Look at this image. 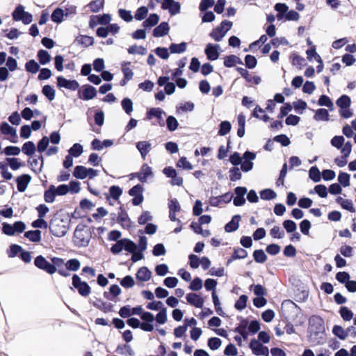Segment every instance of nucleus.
<instances>
[{"label": "nucleus", "mask_w": 356, "mask_h": 356, "mask_svg": "<svg viewBox=\"0 0 356 356\" xmlns=\"http://www.w3.org/2000/svg\"><path fill=\"white\" fill-rule=\"evenodd\" d=\"M68 222L58 216L54 217L49 222L50 232L56 237H62L68 231Z\"/></svg>", "instance_id": "obj_1"}, {"label": "nucleus", "mask_w": 356, "mask_h": 356, "mask_svg": "<svg viewBox=\"0 0 356 356\" xmlns=\"http://www.w3.org/2000/svg\"><path fill=\"white\" fill-rule=\"evenodd\" d=\"M91 238V233L85 225H78L74 232V243L78 247L88 246Z\"/></svg>", "instance_id": "obj_2"}, {"label": "nucleus", "mask_w": 356, "mask_h": 356, "mask_svg": "<svg viewBox=\"0 0 356 356\" xmlns=\"http://www.w3.org/2000/svg\"><path fill=\"white\" fill-rule=\"evenodd\" d=\"M232 22L228 20L222 21L220 26L213 29L209 36L212 38L215 41H220L225 35L226 33L232 28Z\"/></svg>", "instance_id": "obj_3"}, {"label": "nucleus", "mask_w": 356, "mask_h": 356, "mask_svg": "<svg viewBox=\"0 0 356 356\" xmlns=\"http://www.w3.org/2000/svg\"><path fill=\"white\" fill-rule=\"evenodd\" d=\"M72 285L78 291L79 293L83 296H88L91 292V288L86 282L81 281L76 274L72 276Z\"/></svg>", "instance_id": "obj_4"}, {"label": "nucleus", "mask_w": 356, "mask_h": 356, "mask_svg": "<svg viewBox=\"0 0 356 356\" xmlns=\"http://www.w3.org/2000/svg\"><path fill=\"white\" fill-rule=\"evenodd\" d=\"M35 266L40 270L52 275L56 272V268L49 263L43 256L39 255L35 258Z\"/></svg>", "instance_id": "obj_5"}, {"label": "nucleus", "mask_w": 356, "mask_h": 356, "mask_svg": "<svg viewBox=\"0 0 356 356\" xmlns=\"http://www.w3.org/2000/svg\"><path fill=\"white\" fill-rule=\"evenodd\" d=\"M144 191V188L141 184H136L133 186L129 191L128 193L130 196L134 197L131 200L132 204L134 206L140 205L144 200V197L143 195Z\"/></svg>", "instance_id": "obj_6"}, {"label": "nucleus", "mask_w": 356, "mask_h": 356, "mask_svg": "<svg viewBox=\"0 0 356 356\" xmlns=\"http://www.w3.org/2000/svg\"><path fill=\"white\" fill-rule=\"evenodd\" d=\"M250 348L252 351V353L257 356L263 355L268 356L269 350L267 346H263L259 341L256 339H252L250 343Z\"/></svg>", "instance_id": "obj_7"}, {"label": "nucleus", "mask_w": 356, "mask_h": 356, "mask_svg": "<svg viewBox=\"0 0 356 356\" xmlns=\"http://www.w3.org/2000/svg\"><path fill=\"white\" fill-rule=\"evenodd\" d=\"M57 86L73 91L79 87V84L76 80H67L62 76L57 77Z\"/></svg>", "instance_id": "obj_8"}, {"label": "nucleus", "mask_w": 356, "mask_h": 356, "mask_svg": "<svg viewBox=\"0 0 356 356\" xmlns=\"http://www.w3.org/2000/svg\"><path fill=\"white\" fill-rule=\"evenodd\" d=\"M232 197V195L229 193L219 196H212L209 198V204L212 207H219L222 203H229Z\"/></svg>", "instance_id": "obj_9"}, {"label": "nucleus", "mask_w": 356, "mask_h": 356, "mask_svg": "<svg viewBox=\"0 0 356 356\" xmlns=\"http://www.w3.org/2000/svg\"><path fill=\"white\" fill-rule=\"evenodd\" d=\"M52 265L55 266V268H56V271L58 273L65 277H69L70 275V273L67 271L65 268H64V266H65V263L64 262V260L62 258L59 257H53L51 259Z\"/></svg>", "instance_id": "obj_10"}, {"label": "nucleus", "mask_w": 356, "mask_h": 356, "mask_svg": "<svg viewBox=\"0 0 356 356\" xmlns=\"http://www.w3.org/2000/svg\"><path fill=\"white\" fill-rule=\"evenodd\" d=\"M74 44L83 48H87L93 45L94 38L92 36L80 34L75 38Z\"/></svg>", "instance_id": "obj_11"}, {"label": "nucleus", "mask_w": 356, "mask_h": 356, "mask_svg": "<svg viewBox=\"0 0 356 356\" xmlns=\"http://www.w3.org/2000/svg\"><path fill=\"white\" fill-rule=\"evenodd\" d=\"M164 113L163 111L160 108H152L147 111L146 113V118L147 120H152L153 118H156L158 120V122L160 126H164V121L162 118V114Z\"/></svg>", "instance_id": "obj_12"}, {"label": "nucleus", "mask_w": 356, "mask_h": 356, "mask_svg": "<svg viewBox=\"0 0 356 356\" xmlns=\"http://www.w3.org/2000/svg\"><path fill=\"white\" fill-rule=\"evenodd\" d=\"M31 180V175L23 174L16 178L17 188L19 192H24L26 189Z\"/></svg>", "instance_id": "obj_13"}, {"label": "nucleus", "mask_w": 356, "mask_h": 356, "mask_svg": "<svg viewBox=\"0 0 356 356\" xmlns=\"http://www.w3.org/2000/svg\"><path fill=\"white\" fill-rule=\"evenodd\" d=\"M0 129L3 134L10 135L13 138L10 139V142L14 143L17 142V136L15 128L10 126L7 122H3L1 124Z\"/></svg>", "instance_id": "obj_14"}, {"label": "nucleus", "mask_w": 356, "mask_h": 356, "mask_svg": "<svg viewBox=\"0 0 356 356\" xmlns=\"http://www.w3.org/2000/svg\"><path fill=\"white\" fill-rule=\"evenodd\" d=\"M187 302L195 307L202 308L204 305V299L198 294L190 293L186 295Z\"/></svg>", "instance_id": "obj_15"}, {"label": "nucleus", "mask_w": 356, "mask_h": 356, "mask_svg": "<svg viewBox=\"0 0 356 356\" xmlns=\"http://www.w3.org/2000/svg\"><path fill=\"white\" fill-rule=\"evenodd\" d=\"M218 44L213 45L211 43L208 44L205 48V54L210 60H215L219 57V53L218 51Z\"/></svg>", "instance_id": "obj_16"}, {"label": "nucleus", "mask_w": 356, "mask_h": 356, "mask_svg": "<svg viewBox=\"0 0 356 356\" xmlns=\"http://www.w3.org/2000/svg\"><path fill=\"white\" fill-rule=\"evenodd\" d=\"M134 175H136V177L141 182H145L147 178L152 175V168L147 163H144L141 166L140 171L138 172H136Z\"/></svg>", "instance_id": "obj_17"}, {"label": "nucleus", "mask_w": 356, "mask_h": 356, "mask_svg": "<svg viewBox=\"0 0 356 356\" xmlns=\"http://www.w3.org/2000/svg\"><path fill=\"white\" fill-rule=\"evenodd\" d=\"M122 194V189L118 186H111L109 188V193H105V197L107 201L110 200V198H113L117 201Z\"/></svg>", "instance_id": "obj_18"}, {"label": "nucleus", "mask_w": 356, "mask_h": 356, "mask_svg": "<svg viewBox=\"0 0 356 356\" xmlns=\"http://www.w3.org/2000/svg\"><path fill=\"white\" fill-rule=\"evenodd\" d=\"M248 256V252L241 248H235L232 255L228 259L227 266H229L234 260L245 259Z\"/></svg>", "instance_id": "obj_19"}, {"label": "nucleus", "mask_w": 356, "mask_h": 356, "mask_svg": "<svg viewBox=\"0 0 356 356\" xmlns=\"http://www.w3.org/2000/svg\"><path fill=\"white\" fill-rule=\"evenodd\" d=\"M241 219L240 215H235L232 217V220L227 222L225 226L226 232H232L238 229L239 227V222Z\"/></svg>", "instance_id": "obj_20"}, {"label": "nucleus", "mask_w": 356, "mask_h": 356, "mask_svg": "<svg viewBox=\"0 0 356 356\" xmlns=\"http://www.w3.org/2000/svg\"><path fill=\"white\" fill-rule=\"evenodd\" d=\"M170 27L167 22H163L153 31L154 37L159 38L167 35L169 32Z\"/></svg>", "instance_id": "obj_21"}, {"label": "nucleus", "mask_w": 356, "mask_h": 356, "mask_svg": "<svg viewBox=\"0 0 356 356\" xmlns=\"http://www.w3.org/2000/svg\"><path fill=\"white\" fill-rule=\"evenodd\" d=\"M136 148L140 152L143 159L152 149L151 143L148 141H139L136 143Z\"/></svg>", "instance_id": "obj_22"}, {"label": "nucleus", "mask_w": 356, "mask_h": 356, "mask_svg": "<svg viewBox=\"0 0 356 356\" xmlns=\"http://www.w3.org/2000/svg\"><path fill=\"white\" fill-rule=\"evenodd\" d=\"M96 95V89L90 85H87L85 86L84 89L82 91V97H80L83 100H89L95 97Z\"/></svg>", "instance_id": "obj_23"}, {"label": "nucleus", "mask_w": 356, "mask_h": 356, "mask_svg": "<svg viewBox=\"0 0 356 356\" xmlns=\"http://www.w3.org/2000/svg\"><path fill=\"white\" fill-rule=\"evenodd\" d=\"M121 289L117 284H113L110 286L109 292L105 291L104 297L110 300H113L114 298L117 297L121 293Z\"/></svg>", "instance_id": "obj_24"}, {"label": "nucleus", "mask_w": 356, "mask_h": 356, "mask_svg": "<svg viewBox=\"0 0 356 356\" xmlns=\"http://www.w3.org/2000/svg\"><path fill=\"white\" fill-rule=\"evenodd\" d=\"M151 271L147 267L140 268L136 274V279L139 281L146 282L151 278Z\"/></svg>", "instance_id": "obj_25"}, {"label": "nucleus", "mask_w": 356, "mask_h": 356, "mask_svg": "<svg viewBox=\"0 0 356 356\" xmlns=\"http://www.w3.org/2000/svg\"><path fill=\"white\" fill-rule=\"evenodd\" d=\"M248 325V321L247 319H242L240 324L235 327L234 331L240 334L244 339H246L248 336V333L247 332Z\"/></svg>", "instance_id": "obj_26"}, {"label": "nucleus", "mask_w": 356, "mask_h": 356, "mask_svg": "<svg viewBox=\"0 0 356 356\" xmlns=\"http://www.w3.org/2000/svg\"><path fill=\"white\" fill-rule=\"evenodd\" d=\"M56 195V187L54 185H51L49 189L46 190L44 193V201L47 203H51L54 201Z\"/></svg>", "instance_id": "obj_27"}, {"label": "nucleus", "mask_w": 356, "mask_h": 356, "mask_svg": "<svg viewBox=\"0 0 356 356\" xmlns=\"http://www.w3.org/2000/svg\"><path fill=\"white\" fill-rule=\"evenodd\" d=\"M187 44L182 42L179 44L172 43L170 45L169 49L171 54H181L186 50Z\"/></svg>", "instance_id": "obj_28"}, {"label": "nucleus", "mask_w": 356, "mask_h": 356, "mask_svg": "<svg viewBox=\"0 0 356 356\" xmlns=\"http://www.w3.org/2000/svg\"><path fill=\"white\" fill-rule=\"evenodd\" d=\"M119 209L120 211L117 217V221L118 223H120L122 226H124V223L130 222V219L123 206H120Z\"/></svg>", "instance_id": "obj_29"}, {"label": "nucleus", "mask_w": 356, "mask_h": 356, "mask_svg": "<svg viewBox=\"0 0 356 356\" xmlns=\"http://www.w3.org/2000/svg\"><path fill=\"white\" fill-rule=\"evenodd\" d=\"M159 16L157 14L152 13L143 22V26L145 28L152 27L158 24Z\"/></svg>", "instance_id": "obj_30"}, {"label": "nucleus", "mask_w": 356, "mask_h": 356, "mask_svg": "<svg viewBox=\"0 0 356 356\" xmlns=\"http://www.w3.org/2000/svg\"><path fill=\"white\" fill-rule=\"evenodd\" d=\"M24 236L32 242H39L41 240V232L38 229L26 232Z\"/></svg>", "instance_id": "obj_31"}, {"label": "nucleus", "mask_w": 356, "mask_h": 356, "mask_svg": "<svg viewBox=\"0 0 356 356\" xmlns=\"http://www.w3.org/2000/svg\"><path fill=\"white\" fill-rule=\"evenodd\" d=\"M314 119L316 121H328L329 113L325 108H319L316 111Z\"/></svg>", "instance_id": "obj_32"}, {"label": "nucleus", "mask_w": 356, "mask_h": 356, "mask_svg": "<svg viewBox=\"0 0 356 356\" xmlns=\"http://www.w3.org/2000/svg\"><path fill=\"white\" fill-rule=\"evenodd\" d=\"M37 57L39 60V63L42 65H46L51 60L50 54L48 53L47 51L44 49H40L38 51Z\"/></svg>", "instance_id": "obj_33"}, {"label": "nucleus", "mask_w": 356, "mask_h": 356, "mask_svg": "<svg viewBox=\"0 0 356 356\" xmlns=\"http://www.w3.org/2000/svg\"><path fill=\"white\" fill-rule=\"evenodd\" d=\"M336 104L341 109L348 108L350 106L351 100L348 95H343L337 100Z\"/></svg>", "instance_id": "obj_34"}, {"label": "nucleus", "mask_w": 356, "mask_h": 356, "mask_svg": "<svg viewBox=\"0 0 356 356\" xmlns=\"http://www.w3.org/2000/svg\"><path fill=\"white\" fill-rule=\"evenodd\" d=\"M35 149L34 143L32 141H28L22 145V151L27 156H32L35 153Z\"/></svg>", "instance_id": "obj_35"}, {"label": "nucleus", "mask_w": 356, "mask_h": 356, "mask_svg": "<svg viewBox=\"0 0 356 356\" xmlns=\"http://www.w3.org/2000/svg\"><path fill=\"white\" fill-rule=\"evenodd\" d=\"M73 175L77 179H84L87 177V168L83 165H77L74 168Z\"/></svg>", "instance_id": "obj_36"}, {"label": "nucleus", "mask_w": 356, "mask_h": 356, "mask_svg": "<svg viewBox=\"0 0 356 356\" xmlns=\"http://www.w3.org/2000/svg\"><path fill=\"white\" fill-rule=\"evenodd\" d=\"M81 263L77 259H71L65 263V269L67 271H76L79 269Z\"/></svg>", "instance_id": "obj_37"}, {"label": "nucleus", "mask_w": 356, "mask_h": 356, "mask_svg": "<svg viewBox=\"0 0 356 356\" xmlns=\"http://www.w3.org/2000/svg\"><path fill=\"white\" fill-rule=\"evenodd\" d=\"M25 69L28 72L35 74L39 71L40 65L35 60L32 59L26 63Z\"/></svg>", "instance_id": "obj_38"}, {"label": "nucleus", "mask_w": 356, "mask_h": 356, "mask_svg": "<svg viewBox=\"0 0 356 356\" xmlns=\"http://www.w3.org/2000/svg\"><path fill=\"white\" fill-rule=\"evenodd\" d=\"M42 92L49 101H52L55 98V90L50 85L44 86L42 89Z\"/></svg>", "instance_id": "obj_39"}, {"label": "nucleus", "mask_w": 356, "mask_h": 356, "mask_svg": "<svg viewBox=\"0 0 356 356\" xmlns=\"http://www.w3.org/2000/svg\"><path fill=\"white\" fill-rule=\"evenodd\" d=\"M333 334L341 340H344L348 337V330H345L340 325H334L332 329Z\"/></svg>", "instance_id": "obj_40"}, {"label": "nucleus", "mask_w": 356, "mask_h": 356, "mask_svg": "<svg viewBox=\"0 0 356 356\" xmlns=\"http://www.w3.org/2000/svg\"><path fill=\"white\" fill-rule=\"evenodd\" d=\"M289 8L285 3H277L275 6V10L277 11V17L278 19H282L284 13L287 12Z\"/></svg>", "instance_id": "obj_41"}, {"label": "nucleus", "mask_w": 356, "mask_h": 356, "mask_svg": "<svg viewBox=\"0 0 356 356\" xmlns=\"http://www.w3.org/2000/svg\"><path fill=\"white\" fill-rule=\"evenodd\" d=\"M253 257L254 261L257 263L262 264L266 262L267 260V256L261 249L254 250L253 252Z\"/></svg>", "instance_id": "obj_42"}, {"label": "nucleus", "mask_w": 356, "mask_h": 356, "mask_svg": "<svg viewBox=\"0 0 356 356\" xmlns=\"http://www.w3.org/2000/svg\"><path fill=\"white\" fill-rule=\"evenodd\" d=\"M248 300V298L246 295H241L236 301L234 307L238 311L243 310L247 306Z\"/></svg>", "instance_id": "obj_43"}, {"label": "nucleus", "mask_w": 356, "mask_h": 356, "mask_svg": "<svg viewBox=\"0 0 356 356\" xmlns=\"http://www.w3.org/2000/svg\"><path fill=\"white\" fill-rule=\"evenodd\" d=\"M276 193L272 189H264L260 192V197L264 200H270L276 197Z\"/></svg>", "instance_id": "obj_44"}, {"label": "nucleus", "mask_w": 356, "mask_h": 356, "mask_svg": "<svg viewBox=\"0 0 356 356\" xmlns=\"http://www.w3.org/2000/svg\"><path fill=\"white\" fill-rule=\"evenodd\" d=\"M104 0H93L89 3V7L92 13H97L104 8Z\"/></svg>", "instance_id": "obj_45"}, {"label": "nucleus", "mask_w": 356, "mask_h": 356, "mask_svg": "<svg viewBox=\"0 0 356 356\" xmlns=\"http://www.w3.org/2000/svg\"><path fill=\"white\" fill-rule=\"evenodd\" d=\"M63 10L60 8H57L53 11L51 18L54 22L58 24L62 22L63 19Z\"/></svg>", "instance_id": "obj_46"}, {"label": "nucleus", "mask_w": 356, "mask_h": 356, "mask_svg": "<svg viewBox=\"0 0 356 356\" xmlns=\"http://www.w3.org/2000/svg\"><path fill=\"white\" fill-rule=\"evenodd\" d=\"M128 53L130 54H140L145 55L147 53V49L143 46L132 45L130 46L128 49Z\"/></svg>", "instance_id": "obj_47"}, {"label": "nucleus", "mask_w": 356, "mask_h": 356, "mask_svg": "<svg viewBox=\"0 0 356 356\" xmlns=\"http://www.w3.org/2000/svg\"><path fill=\"white\" fill-rule=\"evenodd\" d=\"M339 314L346 321H350L353 317V313L346 307H341L339 309Z\"/></svg>", "instance_id": "obj_48"}, {"label": "nucleus", "mask_w": 356, "mask_h": 356, "mask_svg": "<svg viewBox=\"0 0 356 356\" xmlns=\"http://www.w3.org/2000/svg\"><path fill=\"white\" fill-rule=\"evenodd\" d=\"M69 154L72 156L78 157L83 152V147L79 143H75L73 145L72 147L69 149Z\"/></svg>", "instance_id": "obj_49"}, {"label": "nucleus", "mask_w": 356, "mask_h": 356, "mask_svg": "<svg viewBox=\"0 0 356 356\" xmlns=\"http://www.w3.org/2000/svg\"><path fill=\"white\" fill-rule=\"evenodd\" d=\"M309 176L314 182H318L321 180V172L316 166H312L309 169Z\"/></svg>", "instance_id": "obj_50"}, {"label": "nucleus", "mask_w": 356, "mask_h": 356, "mask_svg": "<svg viewBox=\"0 0 356 356\" xmlns=\"http://www.w3.org/2000/svg\"><path fill=\"white\" fill-rule=\"evenodd\" d=\"M244 61H245V65L246 67H248L249 69H253L257 65V60L252 55H250V54L246 55L245 56Z\"/></svg>", "instance_id": "obj_51"}, {"label": "nucleus", "mask_w": 356, "mask_h": 356, "mask_svg": "<svg viewBox=\"0 0 356 356\" xmlns=\"http://www.w3.org/2000/svg\"><path fill=\"white\" fill-rule=\"evenodd\" d=\"M232 128L231 123L229 121H222L220 124V129L218 131V135L220 136H225L227 134Z\"/></svg>", "instance_id": "obj_52"}, {"label": "nucleus", "mask_w": 356, "mask_h": 356, "mask_svg": "<svg viewBox=\"0 0 356 356\" xmlns=\"http://www.w3.org/2000/svg\"><path fill=\"white\" fill-rule=\"evenodd\" d=\"M338 181L341 186L347 187L350 186V175L347 172H340L338 176Z\"/></svg>", "instance_id": "obj_53"}, {"label": "nucleus", "mask_w": 356, "mask_h": 356, "mask_svg": "<svg viewBox=\"0 0 356 356\" xmlns=\"http://www.w3.org/2000/svg\"><path fill=\"white\" fill-rule=\"evenodd\" d=\"M122 241L124 242V249L126 251L130 253L136 251L137 245L134 242L129 238H122Z\"/></svg>", "instance_id": "obj_54"}, {"label": "nucleus", "mask_w": 356, "mask_h": 356, "mask_svg": "<svg viewBox=\"0 0 356 356\" xmlns=\"http://www.w3.org/2000/svg\"><path fill=\"white\" fill-rule=\"evenodd\" d=\"M318 104L320 106H327L330 109H332L333 107V103L331 99L325 95H322L320 96L318 101Z\"/></svg>", "instance_id": "obj_55"}, {"label": "nucleus", "mask_w": 356, "mask_h": 356, "mask_svg": "<svg viewBox=\"0 0 356 356\" xmlns=\"http://www.w3.org/2000/svg\"><path fill=\"white\" fill-rule=\"evenodd\" d=\"M148 13V9L146 6L138 8L135 13V19L138 21L144 19Z\"/></svg>", "instance_id": "obj_56"}, {"label": "nucleus", "mask_w": 356, "mask_h": 356, "mask_svg": "<svg viewBox=\"0 0 356 356\" xmlns=\"http://www.w3.org/2000/svg\"><path fill=\"white\" fill-rule=\"evenodd\" d=\"M24 6L22 5L17 6L14 10L12 16L13 19L15 21H20L22 19L23 15L24 13Z\"/></svg>", "instance_id": "obj_57"}, {"label": "nucleus", "mask_w": 356, "mask_h": 356, "mask_svg": "<svg viewBox=\"0 0 356 356\" xmlns=\"http://www.w3.org/2000/svg\"><path fill=\"white\" fill-rule=\"evenodd\" d=\"M250 289H253L254 293L259 296H264L266 295V290L261 284H252L250 286Z\"/></svg>", "instance_id": "obj_58"}, {"label": "nucleus", "mask_w": 356, "mask_h": 356, "mask_svg": "<svg viewBox=\"0 0 356 356\" xmlns=\"http://www.w3.org/2000/svg\"><path fill=\"white\" fill-rule=\"evenodd\" d=\"M270 234L273 238H282L284 232L279 226H274L270 231Z\"/></svg>", "instance_id": "obj_59"}, {"label": "nucleus", "mask_w": 356, "mask_h": 356, "mask_svg": "<svg viewBox=\"0 0 356 356\" xmlns=\"http://www.w3.org/2000/svg\"><path fill=\"white\" fill-rule=\"evenodd\" d=\"M166 124L168 129L170 131L176 130L179 126L177 119L173 116L168 117L166 120Z\"/></svg>", "instance_id": "obj_60"}, {"label": "nucleus", "mask_w": 356, "mask_h": 356, "mask_svg": "<svg viewBox=\"0 0 356 356\" xmlns=\"http://www.w3.org/2000/svg\"><path fill=\"white\" fill-rule=\"evenodd\" d=\"M207 343L211 350H215L221 346L222 341L218 337H211L208 339Z\"/></svg>", "instance_id": "obj_61"}, {"label": "nucleus", "mask_w": 356, "mask_h": 356, "mask_svg": "<svg viewBox=\"0 0 356 356\" xmlns=\"http://www.w3.org/2000/svg\"><path fill=\"white\" fill-rule=\"evenodd\" d=\"M122 107L127 114H130L133 111V103L129 98H124L121 102Z\"/></svg>", "instance_id": "obj_62"}, {"label": "nucleus", "mask_w": 356, "mask_h": 356, "mask_svg": "<svg viewBox=\"0 0 356 356\" xmlns=\"http://www.w3.org/2000/svg\"><path fill=\"white\" fill-rule=\"evenodd\" d=\"M154 319L159 324H164L167 321L166 308H162L156 314Z\"/></svg>", "instance_id": "obj_63"}, {"label": "nucleus", "mask_w": 356, "mask_h": 356, "mask_svg": "<svg viewBox=\"0 0 356 356\" xmlns=\"http://www.w3.org/2000/svg\"><path fill=\"white\" fill-rule=\"evenodd\" d=\"M283 226L286 231L288 233H293L294 232L296 229L297 226L295 222H293L291 220H286L283 222Z\"/></svg>", "instance_id": "obj_64"}]
</instances>
